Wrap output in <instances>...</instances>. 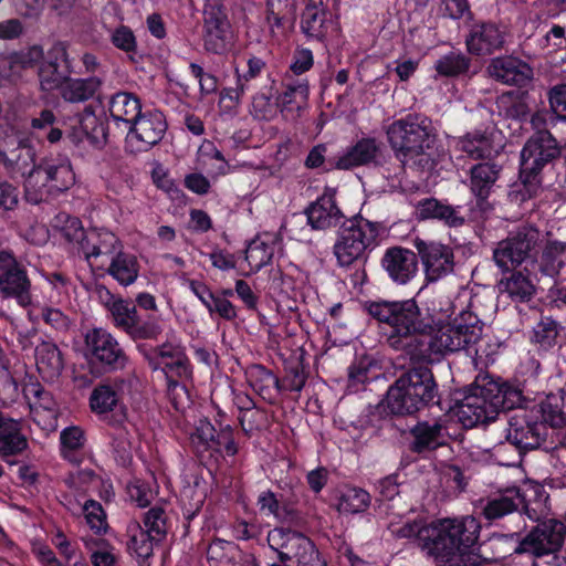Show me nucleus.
<instances>
[{"mask_svg": "<svg viewBox=\"0 0 566 566\" xmlns=\"http://www.w3.org/2000/svg\"><path fill=\"white\" fill-rule=\"evenodd\" d=\"M446 426L442 420L419 421L410 429L412 438L409 449L415 453L436 450L444 444Z\"/></svg>", "mask_w": 566, "mask_h": 566, "instance_id": "b1692460", "label": "nucleus"}, {"mask_svg": "<svg viewBox=\"0 0 566 566\" xmlns=\"http://www.w3.org/2000/svg\"><path fill=\"white\" fill-rule=\"evenodd\" d=\"M546 434L545 423L534 419L527 409L517 410L507 419L506 440L518 450L537 449Z\"/></svg>", "mask_w": 566, "mask_h": 566, "instance_id": "ddd939ff", "label": "nucleus"}, {"mask_svg": "<svg viewBox=\"0 0 566 566\" xmlns=\"http://www.w3.org/2000/svg\"><path fill=\"white\" fill-rule=\"evenodd\" d=\"M557 336V323L549 317H545L534 327L532 342L537 344L541 348L547 349L555 344Z\"/></svg>", "mask_w": 566, "mask_h": 566, "instance_id": "e2e57ef3", "label": "nucleus"}, {"mask_svg": "<svg viewBox=\"0 0 566 566\" xmlns=\"http://www.w3.org/2000/svg\"><path fill=\"white\" fill-rule=\"evenodd\" d=\"M85 546L92 551L91 562L93 566H116L117 557L112 552L101 546L94 538H83Z\"/></svg>", "mask_w": 566, "mask_h": 566, "instance_id": "774afa93", "label": "nucleus"}, {"mask_svg": "<svg viewBox=\"0 0 566 566\" xmlns=\"http://www.w3.org/2000/svg\"><path fill=\"white\" fill-rule=\"evenodd\" d=\"M266 542L277 556L268 566H289L290 562L295 566H327L315 544L301 532L275 527L268 533Z\"/></svg>", "mask_w": 566, "mask_h": 566, "instance_id": "423d86ee", "label": "nucleus"}, {"mask_svg": "<svg viewBox=\"0 0 566 566\" xmlns=\"http://www.w3.org/2000/svg\"><path fill=\"white\" fill-rule=\"evenodd\" d=\"M366 308L370 316L390 328L388 345L413 360L424 332L432 329L433 318L423 314L413 298L370 302Z\"/></svg>", "mask_w": 566, "mask_h": 566, "instance_id": "f257e3e1", "label": "nucleus"}, {"mask_svg": "<svg viewBox=\"0 0 566 566\" xmlns=\"http://www.w3.org/2000/svg\"><path fill=\"white\" fill-rule=\"evenodd\" d=\"M486 72L497 82L520 86L530 80L532 73L526 63L511 56L493 59Z\"/></svg>", "mask_w": 566, "mask_h": 566, "instance_id": "393cba45", "label": "nucleus"}, {"mask_svg": "<svg viewBox=\"0 0 566 566\" xmlns=\"http://www.w3.org/2000/svg\"><path fill=\"white\" fill-rule=\"evenodd\" d=\"M521 504L522 499L518 491L507 490L505 493L488 500L482 514L488 521H494L517 511Z\"/></svg>", "mask_w": 566, "mask_h": 566, "instance_id": "a19ab883", "label": "nucleus"}, {"mask_svg": "<svg viewBox=\"0 0 566 566\" xmlns=\"http://www.w3.org/2000/svg\"><path fill=\"white\" fill-rule=\"evenodd\" d=\"M119 239L111 231L105 229L92 228L86 230V237L80 248L84 258L91 262L99 256L112 258L122 249Z\"/></svg>", "mask_w": 566, "mask_h": 566, "instance_id": "a878e982", "label": "nucleus"}, {"mask_svg": "<svg viewBox=\"0 0 566 566\" xmlns=\"http://www.w3.org/2000/svg\"><path fill=\"white\" fill-rule=\"evenodd\" d=\"M82 511L87 524L94 532L101 533L106 531V514L98 502L94 500L85 501L82 505Z\"/></svg>", "mask_w": 566, "mask_h": 566, "instance_id": "338daca9", "label": "nucleus"}, {"mask_svg": "<svg viewBox=\"0 0 566 566\" xmlns=\"http://www.w3.org/2000/svg\"><path fill=\"white\" fill-rule=\"evenodd\" d=\"M54 226L60 229L62 237L66 241L76 243L78 248H81L86 237V231L83 229L78 218L69 216L67 213H60L55 217Z\"/></svg>", "mask_w": 566, "mask_h": 566, "instance_id": "6e6d98bb", "label": "nucleus"}, {"mask_svg": "<svg viewBox=\"0 0 566 566\" xmlns=\"http://www.w3.org/2000/svg\"><path fill=\"white\" fill-rule=\"evenodd\" d=\"M23 391L31 412L38 415L40 410H44L54 413L55 402L51 394L45 391L40 384H29Z\"/></svg>", "mask_w": 566, "mask_h": 566, "instance_id": "4d7b16f0", "label": "nucleus"}, {"mask_svg": "<svg viewBox=\"0 0 566 566\" xmlns=\"http://www.w3.org/2000/svg\"><path fill=\"white\" fill-rule=\"evenodd\" d=\"M74 182L75 175L67 161L46 160L33 168L24 180L25 198L31 203H40L66 191Z\"/></svg>", "mask_w": 566, "mask_h": 566, "instance_id": "0eeeda50", "label": "nucleus"}, {"mask_svg": "<svg viewBox=\"0 0 566 566\" xmlns=\"http://www.w3.org/2000/svg\"><path fill=\"white\" fill-rule=\"evenodd\" d=\"M31 281L24 264L8 251H0V293L12 297L21 306L31 303Z\"/></svg>", "mask_w": 566, "mask_h": 566, "instance_id": "9b49d317", "label": "nucleus"}, {"mask_svg": "<svg viewBox=\"0 0 566 566\" xmlns=\"http://www.w3.org/2000/svg\"><path fill=\"white\" fill-rule=\"evenodd\" d=\"M36 368L46 381L56 380L64 369L63 354L56 344L42 340L35 347Z\"/></svg>", "mask_w": 566, "mask_h": 566, "instance_id": "c85d7f7f", "label": "nucleus"}, {"mask_svg": "<svg viewBox=\"0 0 566 566\" xmlns=\"http://www.w3.org/2000/svg\"><path fill=\"white\" fill-rule=\"evenodd\" d=\"M308 224L313 229L324 230L340 223L344 218L342 211L336 206L331 196H322L315 202L311 203L306 210Z\"/></svg>", "mask_w": 566, "mask_h": 566, "instance_id": "cd10ccee", "label": "nucleus"}, {"mask_svg": "<svg viewBox=\"0 0 566 566\" xmlns=\"http://www.w3.org/2000/svg\"><path fill=\"white\" fill-rule=\"evenodd\" d=\"M482 334V324L479 318L470 313L463 312L452 322L424 332L420 346L413 360L434 361L447 353H453L475 344Z\"/></svg>", "mask_w": 566, "mask_h": 566, "instance_id": "f03ea898", "label": "nucleus"}, {"mask_svg": "<svg viewBox=\"0 0 566 566\" xmlns=\"http://www.w3.org/2000/svg\"><path fill=\"white\" fill-rule=\"evenodd\" d=\"M489 389L492 390L493 402H496V412L500 410L511 409H526L524 403L526 397L523 395V390L518 386L504 384L502 386L491 385Z\"/></svg>", "mask_w": 566, "mask_h": 566, "instance_id": "49530a36", "label": "nucleus"}, {"mask_svg": "<svg viewBox=\"0 0 566 566\" xmlns=\"http://www.w3.org/2000/svg\"><path fill=\"white\" fill-rule=\"evenodd\" d=\"M400 377L423 406H427L437 396V384L430 368L426 366L413 367Z\"/></svg>", "mask_w": 566, "mask_h": 566, "instance_id": "c756f323", "label": "nucleus"}, {"mask_svg": "<svg viewBox=\"0 0 566 566\" xmlns=\"http://www.w3.org/2000/svg\"><path fill=\"white\" fill-rule=\"evenodd\" d=\"M274 254L273 247L255 239L248 245L245 250V260L250 269L254 272L269 264Z\"/></svg>", "mask_w": 566, "mask_h": 566, "instance_id": "13d9d810", "label": "nucleus"}, {"mask_svg": "<svg viewBox=\"0 0 566 566\" xmlns=\"http://www.w3.org/2000/svg\"><path fill=\"white\" fill-rule=\"evenodd\" d=\"M99 86L101 80L95 76L88 78H66L60 93L64 101L80 103L93 97Z\"/></svg>", "mask_w": 566, "mask_h": 566, "instance_id": "37998d69", "label": "nucleus"}, {"mask_svg": "<svg viewBox=\"0 0 566 566\" xmlns=\"http://www.w3.org/2000/svg\"><path fill=\"white\" fill-rule=\"evenodd\" d=\"M28 448V440L19 421L0 413V455L3 459L20 454Z\"/></svg>", "mask_w": 566, "mask_h": 566, "instance_id": "7c9ffc66", "label": "nucleus"}, {"mask_svg": "<svg viewBox=\"0 0 566 566\" xmlns=\"http://www.w3.org/2000/svg\"><path fill=\"white\" fill-rule=\"evenodd\" d=\"M284 91L276 97L281 114L291 120L301 116L307 105L308 83L305 80H286Z\"/></svg>", "mask_w": 566, "mask_h": 566, "instance_id": "5701e85b", "label": "nucleus"}, {"mask_svg": "<svg viewBox=\"0 0 566 566\" xmlns=\"http://www.w3.org/2000/svg\"><path fill=\"white\" fill-rule=\"evenodd\" d=\"M62 454L71 462H77L75 451L84 446V432L78 427H70L61 432Z\"/></svg>", "mask_w": 566, "mask_h": 566, "instance_id": "0e129e2a", "label": "nucleus"}, {"mask_svg": "<svg viewBox=\"0 0 566 566\" xmlns=\"http://www.w3.org/2000/svg\"><path fill=\"white\" fill-rule=\"evenodd\" d=\"M265 67V63L260 57H250L248 60V70L243 74H240L237 71V86L233 88H228L223 96H228L231 101L237 104L240 103L241 97L245 93L247 90L250 88L249 83L255 80L263 69Z\"/></svg>", "mask_w": 566, "mask_h": 566, "instance_id": "09e8293b", "label": "nucleus"}, {"mask_svg": "<svg viewBox=\"0 0 566 566\" xmlns=\"http://www.w3.org/2000/svg\"><path fill=\"white\" fill-rule=\"evenodd\" d=\"M274 96L273 86L265 87L264 91L256 93L252 98L251 114L260 120H272L277 114V99L272 101Z\"/></svg>", "mask_w": 566, "mask_h": 566, "instance_id": "603ef678", "label": "nucleus"}, {"mask_svg": "<svg viewBox=\"0 0 566 566\" xmlns=\"http://www.w3.org/2000/svg\"><path fill=\"white\" fill-rule=\"evenodd\" d=\"M388 528L395 537L415 539L424 549L427 542L424 531L429 530V524L427 525L422 521H407L402 524L390 522Z\"/></svg>", "mask_w": 566, "mask_h": 566, "instance_id": "5fc2aeb1", "label": "nucleus"}, {"mask_svg": "<svg viewBox=\"0 0 566 566\" xmlns=\"http://www.w3.org/2000/svg\"><path fill=\"white\" fill-rule=\"evenodd\" d=\"M387 406L390 411L396 415L413 413L424 407L422 402L413 396L412 390L401 377L390 386L387 392Z\"/></svg>", "mask_w": 566, "mask_h": 566, "instance_id": "72a5a7b5", "label": "nucleus"}, {"mask_svg": "<svg viewBox=\"0 0 566 566\" xmlns=\"http://www.w3.org/2000/svg\"><path fill=\"white\" fill-rule=\"evenodd\" d=\"M566 264V242L547 240L543 247L539 270L543 274L554 277Z\"/></svg>", "mask_w": 566, "mask_h": 566, "instance_id": "ea45409f", "label": "nucleus"}, {"mask_svg": "<svg viewBox=\"0 0 566 566\" xmlns=\"http://www.w3.org/2000/svg\"><path fill=\"white\" fill-rule=\"evenodd\" d=\"M499 174L500 167L491 163L476 164L470 169V189L481 207L486 205L485 200L496 182Z\"/></svg>", "mask_w": 566, "mask_h": 566, "instance_id": "2f4dec72", "label": "nucleus"}, {"mask_svg": "<svg viewBox=\"0 0 566 566\" xmlns=\"http://www.w3.org/2000/svg\"><path fill=\"white\" fill-rule=\"evenodd\" d=\"M106 272L119 285L129 286L138 277L139 263L135 255L124 252L122 248L111 258Z\"/></svg>", "mask_w": 566, "mask_h": 566, "instance_id": "f704fd0d", "label": "nucleus"}, {"mask_svg": "<svg viewBox=\"0 0 566 566\" xmlns=\"http://www.w3.org/2000/svg\"><path fill=\"white\" fill-rule=\"evenodd\" d=\"M85 346L92 357L113 369L123 368L126 355L115 337L105 328L95 327L86 332Z\"/></svg>", "mask_w": 566, "mask_h": 566, "instance_id": "6ab92c4d", "label": "nucleus"}, {"mask_svg": "<svg viewBox=\"0 0 566 566\" xmlns=\"http://www.w3.org/2000/svg\"><path fill=\"white\" fill-rule=\"evenodd\" d=\"M455 413L465 428L494 420L497 412L496 402L492 399V390L489 386L475 388L458 403Z\"/></svg>", "mask_w": 566, "mask_h": 566, "instance_id": "2eb2a0df", "label": "nucleus"}, {"mask_svg": "<svg viewBox=\"0 0 566 566\" xmlns=\"http://www.w3.org/2000/svg\"><path fill=\"white\" fill-rule=\"evenodd\" d=\"M35 150L24 138L9 136L0 144V163L11 178L28 177L35 168Z\"/></svg>", "mask_w": 566, "mask_h": 566, "instance_id": "f3484780", "label": "nucleus"}, {"mask_svg": "<svg viewBox=\"0 0 566 566\" xmlns=\"http://www.w3.org/2000/svg\"><path fill=\"white\" fill-rule=\"evenodd\" d=\"M143 528L149 533L154 539L163 542L168 532L167 514L159 506L151 507L144 516Z\"/></svg>", "mask_w": 566, "mask_h": 566, "instance_id": "052dcab7", "label": "nucleus"}, {"mask_svg": "<svg viewBox=\"0 0 566 566\" xmlns=\"http://www.w3.org/2000/svg\"><path fill=\"white\" fill-rule=\"evenodd\" d=\"M245 376L250 386L264 400L272 401L279 390V379L265 367L261 365H252Z\"/></svg>", "mask_w": 566, "mask_h": 566, "instance_id": "58836bf2", "label": "nucleus"}, {"mask_svg": "<svg viewBox=\"0 0 566 566\" xmlns=\"http://www.w3.org/2000/svg\"><path fill=\"white\" fill-rule=\"evenodd\" d=\"M436 71L442 76H458L470 67V60L460 53L450 52L436 62Z\"/></svg>", "mask_w": 566, "mask_h": 566, "instance_id": "bf43d9fd", "label": "nucleus"}, {"mask_svg": "<svg viewBox=\"0 0 566 566\" xmlns=\"http://www.w3.org/2000/svg\"><path fill=\"white\" fill-rule=\"evenodd\" d=\"M166 129L167 123L161 112L140 113L129 126L126 140L129 145H135L137 151H145L163 139Z\"/></svg>", "mask_w": 566, "mask_h": 566, "instance_id": "a211bd4d", "label": "nucleus"}, {"mask_svg": "<svg viewBox=\"0 0 566 566\" xmlns=\"http://www.w3.org/2000/svg\"><path fill=\"white\" fill-rule=\"evenodd\" d=\"M501 293H506L511 298L528 301L535 292V285L528 274L523 271L512 272L499 282Z\"/></svg>", "mask_w": 566, "mask_h": 566, "instance_id": "c03bdc74", "label": "nucleus"}, {"mask_svg": "<svg viewBox=\"0 0 566 566\" xmlns=\"http://www.w3.org/2000/svg\"><path fill=\"white\" fill-rule=\"evenodd\" d=\"M123 385L124 381L95 387L90 397V406L93 412L104 415L113 411L119 403Z\"/></svg>", "mask_w": 566, "mask_h": 566, "instance_id": "79ce46f5", "label": "nucleus"}, {"mask_svg": "<svg viewBox=\"0 0 566 566\" xmlns=\"http://www.w3.org/2000/svg\"><path fill=\"white\" fill-rule=\"evenodd\" d=\"M128 551L138 558L146 559L153 555L154 545L160 543L143 528L139 523H130L127 528Z\"/></svg>", "mask_w": 566, "mask_h": 566, "instance_id": "de8ad7c7", "label": "nucleus"}, {"mask_svg": "<svg viewBox=\"0 0 566 566\" xmlns=\"http://www.w3.org/2000/svg\"><path fill=\"white\" fill-rule=\"evenodd\" d=\"M566 526L548 520L534 527L514 548V553H530L536 557L556 553L563 545Z\"/></svg>", "mask_w": 566, "mask_h": 566, "instance_id": "f8f14e48", "label": "nucleus"}, {"mask_svg": "<svg viewBox=\"0 0 566 566\" xmlns=\"http://www.w3.org/2000/svg\"><path fill=\"white\" fill-rule=\"evenodd\" d=\"M381 262L389 277L398 284L408 283L418 271L416 253L399 247L388 249Z\"/></svg>", "mask_w": 566, "mask_h": 566, "instance_id": "4be33fe9", "label": "nucleus"}, {"mask_svg": "<svg viewBox=\"0 0 566 566\" xmlns=\"http://www.w3.org/2000/svg\"><path fill=\"white\" fill-rule=\"evenodd\" d=\"M108 313L113 325L133 339H156L161 334L158 322L155 319L142 322L136 306L128 300H118Z\"/></svg>", "mask_w": 566, "mask_h": 566, "instance_id": "4468645a", "label": "nucleus"}, {"mask_svg": "<svg viewBox=\"0 0 566 566\" xmlns=\"http://www.w3.org/2000/svg\"><path fill=\"white\" fill-rule=\"evenodd\" d=\"M480 533V524L473 516L444 518L429 524L424 531V549L437 560L449 562L472 547Z\"/></svg>", "mask_w": 566, "mask_h": 566, "instance_id": "20e7f679", "label": "nucleus"}, {"mask_svg": "<svg viewBox=\"0 0 566 566\" xmlns=\"http://www.w3.org/2000/svg\"><path fill=\"white\" fill-rule=\"evenodd\" d=\"M235 551L234 543L217 538L209 544L207 557L213 566H228L232 563Z\"/></svg>", "mask_w": 566, "mask_h": 566, "instance_id": "680f3d73", "label": "nucleus"}, {"mask_svg": "<svg viewBox=\"0 0 566 566\" xmlns=\"http://www.w3.org/2000/svg\"><path fill=\"white\" fill-rule=\"evenodd\" d=\"M147 359L154 370L160 369L166 375L169 386L175 389L179 387L175 378L188 377L190 375L189 360L179 345L165 343L156 346L147 354Z\"/></svg>", "mask_w": 566, "mask_h": 566, "instance_id": "dca6fc26", "label": "nucleus"}, {"mask_svg": "<svg viewBox=\"0 0 566 566\" xmlns=\"http://www.w3.org/2000/svg\"><path fill=\"white\" fill-rule=\"evenodd\" d=\"M80 128L90 143L94 146H102L107 139V127L91 107H86L80 117Z\"/></svg>", "mask_w": 566, "mask_h": 566, "instance_id": "8fccbe9b", "label": "nucleus"}, {"mask_svg": "<svg viewBox=\"0 0 566 566\" xmlns=\"http://www.w3.org/2000/svg\"><path fill=\"white\" fill-rule=\"evenodd\" d=\"M386 134L395 157L402 166L421 164L436 142L431 119L420 114H408L394 120L388 125Z\"/></svg>", "mask_w": 566, "mask_h": 566, "instance_id": "7ed1b4c3", "label": "nucleus"}, {"mask_svg": "<svg viewBox=\"0 0 566 566\" xmlns=\"http://www.w3.org/2000/svg\"><path fill=\"white\" fill-rule=\"evenodd\" d=\"M327 15L328 13L321 4L310 0L302 14L301 28L303 32L307 36L323 40L332 25Z\"/></svg>", "mask_w": 566, "mask_h": 566, "instance_id": "c9c22d12", "label": "nucleus"}, {"mask_svg": "<svg viewBox=\"0 0 566 566\" xmlns=\"http://www.w3.org/2000/svg\"><path fill=\"white\" fill-rule=\"evenodd\" d=\"M377 151L376 140L374 138H364L337 160V168L349 169L366 165L376 158Z\"/></svg>", "mask_w": 566, "mask_h": 566, "instance_id": "a18cd8bd", "label": "nucleus"}, {"mask_svg": "<svg viewBox=\"0 0 566 566\" xmlns=\"http://www.w3.org/2000/svg\"><path fill=\"white\" fill-rule=\"evenodd\" d=\"M415 248L418 251L424 266L426 276L429 281H437L441 276L452 272L453 253L449 247L433 241L427 242L417 238L415 240Z\"/></svg>", "mask_w": 566, "mask_h": 566, "instance_id": "aec40b11", "label": "nucleus"}, {"mask_svg": "<svg viewBox=\"0 0 566 566\" xmlns=\"http://www.w3.org/2000/svg\"><path fill=\"white\" fill-rule=\"evenodd\" d=\"M370 505V495L363 489L348 488L342 492L337 509L345 514L365 512Z\"/></svg>", "mask_w": 566, "mask_h": 566, "instance_id": "3c124183", "label": "nucleus"}, {"mask_svg": "<svg viewBox=\"0 0 566 566\" xmlns=\"http://www.w3.org/2000/svg\"><path fill=\"white\" fill-rule=\"evenodd\" d=\"M560 156V147L548 130L533 134L521 151L520 179L532 196L541 185L542 169Z\"/></svg>", "mask_w": 566, "mask_h": 566, "instance_id": "6e6552de", "label": "nucleus"}, {"mask_svg": "<svg viewBox=\"0 0 566 566\" xmlns=\"http://www.w3.org/2000/svg\"><path fill=\"white\" fill-rule=\"evenodd\" d=\"M202 44L207 53L224 55L234 46L232 30L223 0H205Z\"/></svg>", "mask_w": 566, "mask_h": 566, "instance_id": "1a4fd4ad", "label": "nucleus"}, {"mask_svg": "<svg viewBox=\"0 0 566 566\" xmlns=\"http://www.w3.org/2000/svg\"><path fill=\"white\" fill-rule=\"evenodd\" d=\"M67 53L63 43H55L48 53V59L39 69V78L42 90L53 91L62 87L67 78Z\"/></svg>", "mask_w": 566, "mask_h": 566, "instance_id": "412c9836", "label": "nucleus"}, {"mask_svg": "<svg viewBox=\"0 0 566 566\" xmlns=\"http://www.w3.org/2000/svg\"><path fill=\"white\" fill-rule=\"evenodd\" d=\"M417 214L420 219H438L449 227H461L465 219L459 207L443 203L434 198L421 200L417 206Z\"/></svg>", "mask_w": 566, "mask_h": 566, "instance_id": "473e14b6", "label": "nucleus"}, {"mask_svg": "<svg viewBox=\"0 0 566 566\" xmlns=\"http://www.w3.org/2000/svg\"><path fill=\"white\" fill-rule=\"evenodd\" d=\"M140 109V102L133 93L118 92L112 96L109 102L111 116L117 122L129 124V126L139 116Z\"/></svg>", "mask_w": 566, "mask_h": 566, "instance_id": "4c0bfd02", "label": "nucleus"}, {"mask_svg": "<svg viewBox=\"0 0 566 566\" xmlns=\"http://www.w3.org/2000/svg\"><path fill=\"white\" fill-rule=\"evenodd\" d=\"M380 224L356 216L344 220L337 231L333 247L340 266H349L366 256V252L377 244Z\"/></svg>", "mask_w": 566, "mask_h": 566, "instance_id": "39448f33", "label": "nucleus"}, {"mask_svg": "<svg viewBox=\"0 0 566 566\" xmlns=\"http://www.w3.org/2000/svg\"><path fill=\"white\" fill-rule=\"evenodd\" d=\"M458 150L465 153L471 159H488L497 151L494 149L491 136L485 132H473L457 140Z\"/></svg>", "mask_w": 566, "mask_h": 566, "instance_id": "e433bc0d", "label": "nucleus"}, {"mask_svg": "<svg viewBox=\"0 0 566 566\" xmlns=\"http://www.w3.org/2000/svg\"><path fill=\"white\" fill-rule=\"evenodd\" d=\"M216 429L207 420H200L196 431L191 434V443L198 452L216 448Z\"/></svg>", "mask_w": 566, "mask_h": 566, "instance_id": "69168bd1", "label": "nucleus"}, {"mask_svg": "<svg viewBox=\"0 0 566 566\" xmlns=\"http://www.w3.org/2000/svg\"><path fill=\"white\" fill-rule=\"evenodd\" d=\"M541 242L542 235L538 229L532 226H522L496 244L493 260L502 271H509L533 258L537 253Z\"/></svg>", "mask_w": 566, "mask_h": 566, "instance_id": "9d476101", "label": "nucleus"}, {"mask_svg": "<svg viewBox=\"0 0 566 566\" xmlns=\"http://www.w3.org/2000/svg\"><path fill=\"white\" fill-rule=\"evenodd\" d=\"M504 43L503 32L492 23L473 25L467 39V46L474 54H490L501 49Z\"/></svg>", "mask_w": 566, "mask_h": 566, "instance_id": "bb28decb", "label": "nucleus"}, {"mask_svg": "<svg viewBox=\"0 0 566 566\" xmlns=\"http://www.w3.org/2000/svg\"><path fill=\"white\" fill-rule=\"evenodd\" d=\"M542 422L553 428H562L566 424V406L563 397L548 395L541 403Z\"/></svg>", "mask_w": 566, "mask_h": 566, "instance_id": "864d4df0", "label": "nucleus"}]
</instances>
